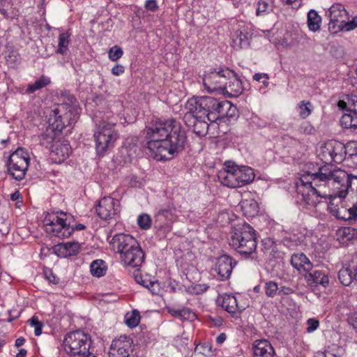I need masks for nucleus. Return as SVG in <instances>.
<instances>
[{
  "instance_id": "3c124183",
  "label": "nucleus",
  "mask_w": 357,
  "mask_h": 357,
  "mask_svg": "<svg viewBox=\"0 0 357 357\" xmlns=\"http://www.w3.org/2000/svg\"><path fill=\"white\" fill-rule=\"evenodd\" d=\"M341 30L346 31H351L357 27V16L353 17L351 21L343 22L342 24L338 25Z\"/></svg>"
},
{
  "instance_id": "0eeeda50",
  "label": "nucleus",
  "mask_w": 357,
  "mask_h": 357,
  "mask_svg": "<svg viewBox=\"0 0 357 357\" xmlns=\"http://www.w3.org/2000/svg\"><path fill=\"white\" fill-rule=\"evenodd\" d=\"M91 346V337L81 331L68 333L63 340L66 352L72 356L88 357V354H94Z\"/></svg>"
},
{
  "instance_id": "b1692460",
  "label": "nucleus",
  "mask_w": 357,
  "mask_h": 357,
  "mask_svg": "<svg viewBox=\"0 0 357 357\" xmlns=\"http://www.w3.org/2000/svg\"><path fill=\"white\" fill-rule=\"evenodd\" d=\"M243 84L237 74L232 70V75H229L227 84L222 89L221 93L227 94L229 97H238L243 92Z\"/></svg>"
},
{
  "instance_id": "4468645a",
  "label": "nucleus",
  "mask_w": 357,
  "mask_h": 357,
  "mask_svg": "<svg viewBox=\"0 0 357 357\" xmlns=\"http://www.w3.org/2000/svg\"><path fill=\"white\" fill-rule=\"evenodd\" d=\"M97 215L102 220H109L121 211V205L118 199L111 197L100 199L95 206Z\"/></svg>"
},
{
  "instance_id": "9b49d317",
  "label": "nucleus",
  "mask_w": 357,
  "mask_h": 357,
  "mask_svg": "<svg viewBox=\"0 0 357 357\" xmlns=\"http://www.w3.org/2000/svg\"><path fill=\"white\" fill-rule=\"evenodd\" d=\"M29 164V157L23 149H17L8 158V172L16 181H22L26 174Z\"/></svg>"
},
{
  "instance_id": "cd10ccee",
  "label": "nucleus",
  "mask_w": 357,
  "mask_h": 357,
  "mask_svg": "<svg viewBox=\"0 0 357 357\" xmlns=\"http://www.w3.org/2000/svg\"><path fill=\"white\" fill-rule=\"evenodd\" d=\"M305 280L310 286L320 284L326 287L329 283L328 275L323 271L315 270L313 273L307 272L305 275Z\"/></svg>"
},
{
  "instance_id": "5701e85b",
  "label": "nucleus",
  "mask_w": 357,
  "mask_h": 357,
  "mask_svg": "<svg viewBox=\"0 0 357 357\" xmlns=\"http://www.w3.org/2000/svg\"><path fill=\"white\" fill-rule=\"evenodd\" d=\"M145 255L139 245L135 248H133L132 251L130 250L126 255H123L121 260L123 262L124 265L135 268L142 264Z\"/></svg>"
},
{
  "instance_id": "864d4df0",
  "label": "nucleus",
  "mask_w": 357,
  "mask_h": 357,
  "mask_svg": "<svg viewBox=\"0 0 357 357\" xmlns=\"http://www.w3.org/2000/svg\"><path fill=\"white\" fill-rule=\"evenodd\" d=\"M45 278L50 282L54 284H56L59 282V278L52 272L51 269L46 268L44 270Z\"/></svg>"
},
{
  "instance_id": "680f3d73",
  "label": "nucleus",
  "mask_w": 357,
  "mask_h": 357,
  "mask_svg": "<svg viewBox=\"0 0 357 357\" xmlns=\"http://www.w3.org/2000/svg\"><path fill=\"white\" fill-rule=\"evenodd\" d=\"M145 8L149 10L155 11L158 6L155 0H147L145 3Z\"/></svg>"
},
{
  "instance_id": "423d86ee",
  "label": "nucleus",
  "mask_w": 357,
  "mask_h": 357,
  "mask_svg": "<svg viewBox=\"0 0 357 357\" xmlns=\"http://www.w3.org/2000/svg\"><path fill=\"white\" fill-rule=\"evenodd\" d=\"M73 216L62 211L47 212L43 220L45 231L59 238L70 237L73 233Z\"/></svg>"
},
{
  "instance_id": "58836bf2",
  "label": "nucleus",
  "mask_w": 357,
  "mask_h": 357,
  "mask_svg": "<svg viewBox=\"0 0 357 357\" xmlns=\"http://www.w3.org/2000/svg\"><path fill=\"white\" fill-rule=\"evenodd\" d=\"M338 278L340 282L344 286H349L354 280H356V275L354 274L350 264H349L348 267L340 270Z\"/></svg>"
},
{
  "instance_id": "393cba45",
  "label": "nucleus",
  "mask_w": 357,
  "mask_h": 357,
  "mask_svg": "<svg viewBox=\"0 0 357 357\" xmlns=\"http://www.w3.org/2000/svg\"><path fill=\"white\" fill-rule=\"evenodd\" d=\"M80 244L77 241L59 243L54 246V251L61 257H69L77 255L80 251Z\"/></svg>"
},
{
  "instance_id": "1a4fd4ad",
  "label": "nucleus",
  "mask_w": 357,
  "mask_h": 357,
  "mask_svg": "<svg viewBox=\"0 0 357 357\" xmlns=\"http://www.w3.org/2000/svg\"><path fill=\"white\" fill-rule=\"evenodd\" d=\"M337 192H332L327 199L330 213L337 219L348 221L350 224L357 223V202L349 204L346 197H340Z\"/></svg>"
},
{
  "instance_id": "6e6552de",
  "label": "nucleus",
  "mask_w": 357,
  "mask_h": 357,
  "mask_svg": "<svg viewBox=\"0 0 357 357\" xmlns=\"http://www.w3.org/2000/svg\"><path fill=\"white\" fill-rule=\"evenodd\" d=\"M115 123L103 121L98 126L93 134L95 149L98 155L103 156L107 151L112 149L119 138L115 130Z\"/></svg>"
},
{
  "instance_id": "72a5a7b5",
  "label": "nucleus",
  "mask_w": 357,
  "mask_h": 357,
  "mask_svg": "<svg viewBox=\"0 0 357 357\" xmlns=\"http://www.w3.org/2000/svg\"><path fill=\"white\" fill-rule=\"evenodd\" d=\"M220 305L225 310L231 314L233 317L236 312L240 311L238 306L237 300L236 297L231 294H225L222 297Z\"/></svg>"
},
{
  "instance_id": "9d476101",
  "label": "nucleus",
  "mask_w": 357,
  "mask_h": 357,
  "mask_svg": "<svg viewBox=\"0 0 357 357\" xmlns=\"http://www.w3.org/2000/svg\"><path fill=\"white\" fill-rule=\"evenodd\" d=\"M229 75H232V70L227 68H210L204 74V88L208 92L219 91L221 93L227 84Z\"/></svg>"
},
{
  "instance_id": "2eb2a0df",
  "label": "nucleus",
  "mask_w": 357,
  "mask_h": 357,
  "mask_svg": "<svg viewBox=\"0 0 357 357\" xmlns=\"http://www.w3.org/2000/svg\"><path fill=\"white\" fill-rule=\"evenodd\" d=\"M110 244L114 250L120 254V258L139 245L138 241L131 235L124 233L116 234L113 236Z\"/></svg>"
},
{
  "instance_id": "6ab92c4d",
  "label": "nucleus",
  "mask_w": 357,
  "mask_h": 357,
  "mask_svg": "<svg viewBox=\"0 0 357 357\" xmlns=\"http://www.w3.org/2000/svg\"><path fill=\"white\" fill-rule=\"evenodd\" d=\"M218 181L225 186L238 188L235 165L226 162L225 167L218 173Z\"/></svg>"
},
{
  "instance_id": "774afa93",
  "label": "nucleus",
  "mask_w": 357,
  "mask_h": 357,
  "mask_svg": "<svg viewBox=\"0 0 357 357\" xmlns=\"http://www.w3.org/2000/svg\"><path fill=\"white\" fill-rule=\"evenodd\" d=\"M227 339V335L225 333H220L215 339V342L218 344H222L225 342Z\"/></svg>"
},
{
  "instance_id": "ea45409f",
  "label": "nucleus",
  "mask_w": 357,
  "mask_h": 357,
  "mask_svg": "<svg viewBox=\"0 0 357 357\" xmlns=\"http://www.w3.org/2000/svg\"><path fill=\"white\" fill-rule=\"evenodd\" d=\"M91 273L93 276L101 277L105 275L107 271V266L105 262L101 259L93 261L90 266Z\"/></svg>"
},
{
  "instance_id": "603ef678",
  "label": "nucleus",
  "mask_w": 357,
  "mask_h": 357,
  "mask_svg": "<svg viewBox=\"0 0 357 357\" xmlns=\"http://www.w3.org/2000/svg\"><path fill=\"white\" fill-rule=\"evenodd\" d=\"M195 350L206 356H211L213 354L212 347L208 343L199 344L197 345Z\"/></svg>"
},
{
  "instance_id": "4d7b16f0",
  "label": "nucleus",
  "mask_w": 357,
  "mask_h": 357,
  "mask_svg": "<svg viewBox=\"0 0 357 357\" xmlns=\"http://www.w3.org/2000/svg\"><path fill=\"white\" fill-rule=\"evenodd\" d=\"M263 245L266 250H270L271 252H275L276 249L275 242L273 238H266L263 241Z\"/></svg>"
},
{
  "instance_id": "bf43d9fd",
  "label": "nucleus",
  "mask_w": 357,
  "mask_h": 357,
  "mask_svg": "<svg viewBox=\"0 0 357 357\" xmlns=\"http://www.w3.org/2000/svg\"><path fill=\"white\" fill-rule=\"evenodd\" d=\"M348 323L352 326L353 328L357 333V312H354L349 316Z\"/></svg>"
},
{
  "instance_id": "f3484780",
  "label": "nucleus",
  "mask_w": 357,
  "mask_h": 357,
  "mask_svg": "<svg viewBox=\"0 0 357 357\" xmlns=\"http://www.w3.org/2000/svg\"><path fill=\"white\" fill-rule=\"evenodd\" d=\"M174 208L168 205L160 208L155 215V227L164 231H169L174 220Z\"/></svg>"
},
{
  "instance_id": "39448f33",
  "label": "nucleus",
  "mask_w": 357,
  "mask_h": 357,
  "mask_svg": "<svg viewBox=\"0 0 357 357\" xmlns=\"http://www.w3.org/2000/svg\"><path fill=\"white\" fill-rule=\"evenodd\" d=\"M66 98L68 102L52 110L48 119L49 126L59 134L66 127L75 123L79 119V108L76 98L70 94H68Z\"/></svg>"
},
{
  "instance_id": "69168bd1",
  "label": "nucleus",
  "mask_w": 357,
  "mask_h": 357,
  "mask_svg": "<svg viewBox=\"0 0 357 357\" xmlns=\"http://www.w3.org/2000/svg\"><path fill=\"white\" fill-rule=\"evenodd\" d=\"M349 264L351 267V270L354 271V274L356 275V280L357 281V255L352 257Z\"/></svg>"
},
{
  "instance_id": "7ed1b4c3",
  "label": "nucleus",
  "mask_w": 357,
  "mask_h": 357,
  "mask_svg": "<svg viewBox=\"0 0 357 357\" xmlns=\"http://www.w3.org/2000/svg\"><path fill=\"white\" fill-rule=\"evenodd\" d=\"M215 104L216 102L211 96L192 97L187 101V112L183 116V121L188 127L193 128V132L197 136L206 135L209 127L208 121H217V117L211 112V109L215 110L213 107Z\"/></svg>"
},
{
  "instance_id": "ddd939ff",
  "label": "nucleus",
  "mask_w": 357,
  "mask_h": 357,
  "mask_svg": "<svg viewBox=\"0 0 357 357\" xmlns=\"http://www.w3.org/2000/svg\"><path fill=\"white\" fill-rule=\"evenodd\" d=\"M334 179L336 180L335 192L340 197H346L349 191H357V176L348 174L341 169H335Z\"/></svg>"
},
{
  "instance_id": "f257e3e1",
  "label": "nucleus",
  "mask_w": 357,
  "mask_h": 357,
  "mask_svg": "<svg viewBox=\"0 0 357 357\" xmlns=\"http://www.w3.org/2000/svg\"><path fill=\"white\" fill-rule=\"evenodd\" d=\"M146 147L158 160L178 155L185 149L187 135L181 123L174 118L156 119L146 126Z\"/></svg>"
},
{
  "instance_id": "09e8293b",
  "label": "nucleus",
  "mask_w": 357,
  "mask_h": 357,
  "mask_svg": "<svg viewBox=\"0 0 357 357\" xmlns=\"http://www.w3.org/2000/svg\"><path fill=\"white\" fill-rule=\"evenodd\" d=\"M123 52L121 47L114 45L108 52V57L112 61H116L123 56Z\"/></svg>"
},
{
  "instance_id": "a19ab883",
  "label": "nucleus",
  "mask_w": 357,
  "mask_h": 357,
  "mask_svg": "<svg viewBox=\"0 0 357 357\" xmlns=\"http://www.w3.org/2000/svg\"><path fill=\"white\" fill-rule=\"evenodd\" d=\"M321 17L314 10H310L307 14V26L310 30L315 32L320 29Z\"/></svg>"
},
{
  "instance_id": "de8ad7c7",
  "label": "nucleus",
  "mask_w": 357,
  "mask_h": 357,
  "mask_svg": "<svg viewBox=\"0 0 357 357\" xmlns=\"http://www.w3.org/2000/svg\"><path fill=\"white\" fill-rule=\"evenodd\" d=\"M151 218L149 215L146 213L139 215L137 218V224L139 227L142 229H148L151 226Z\"/></svg>"
},
{
  "instance_id": "8fccbe9b",
  "label": "nucleus",
  "mask_w": 357,
  "mask_h": 357,
  "mask_svg": "<svg viewBox=\"0 0 357 357\" xmlns=\"http://www.w3.org/2000/svg\"><path fill=\"white\" fill-rule=\"evenodd\" d=\"M29 322L31 326L34 328V334L36 336L40 335L42 333V329L43 324L40 321L37 317L33 316L29 320Z\"/></svg>"
},
{
  "instance_id": "052dcab7",
  "label": "nucleus",
  "mask_w": 357,
  "mask_h": 357,
  "mask_svg": "<svg viewBox=\"0 0 357 357\" xmlns=\"http://www.w3.org/2000/svg\"><path fill=\"white\" fill-rule=\"evenodd\" d=\"M125 71V68L121 64H116L112 68V73L114 75L119 76L120 75L123 74Z\"/></svg>"
},
{
  "instance_id": "c03bdc74",
  "label": "nucleus",
  "mask_w": 357,
  "mask_h": 357,
  "mask_svg": "<svg viewBox=\"0 0 357 357\" xmlns=\"http://www.w3.org/2000/svg\"><path fill=\"white\" fill-rule=\"evenodd\" d=\"M140 314L136 310H132L131 312H128L125 315V321L126 325L132 328L136 327L140 321Z\"/></svg>"
},
{
  "instance_id": "a18cd8bd",
  "label": "nucleus",
  "mask_w": 357,
  "mask_h": 357,
  "mask_svg": "<svg viewBox=\"0 0 357 357\" xmlns=\"http://www.w3.org/2000/svg\"><path fill=\"white\" fill-rule=\"evenodd\" d=\"M265 294L268 297L273 298L278 294L279 287L276 282L268 281L264 285Z\"/></svg>"
},
{
  "instance_id": "20e7f679",
  "label": "nucleus",
  "mask_w": 357,
  "mask_h": 357,
  "mask_svg": "<svg viewBox=\"0 0 357 357\" xmlns=\"http://www.w3.org/2000/svg\"><path fill=\"white\" fill-rule=\"evenodd\" d=\"M229 244L245 259H254L257 247L256 231L248 223L238 224L234 229Z\"/></svg>"
},
{
  "instance_id": "2f4dec72",
  "label": "nucleus",
  "mask_w": 357,
  "mask_h": 357,
  "mask_svg": "<svg viewBox=\"0 0 357 357\" xmlns=\"http://www.w3.org/2000/svg\"><path fill=\"white\" fill-rule=\"evenodd\" d=\"M59 135V132L48 126L45 131L40 136V143L42 146L51 149L56 142L59 140L58 137Z\"/></svg>"
},
{
  "instance_id": "5fc2aeb1",
  "label": "nucleus",
  "mask_w": 357,
  "mask_h": 357,
  "mask_svg": "<svg viewBox=\"0 0 357 357\" xmlns=\"http://www.w3.org/2000/svg\"><path fill=\"white\" fill-rule=\"evenodd\" d=\"M196 317V314L189 308H181V319L182 320H193Z\"/></svg>"
},
{
  "instance_id": "a211bd4d",
  "label": "nucleus",
  "mask_w": 357,
  "mask_h": 357,
  "mask_svg": "<svg viewBox=\"0 0 357 357\" xmlns=\"http://www.w3.org/2000/svg\"><path fill=\"white\" fill-rule=\"evenodd\" d=\"M236 262L227 255L219 257L215 263V271L221 280L229 278Z\"/></svg>"
},
{
  "instance_id": "aec40b11",
  "label": "nucleus",
  "mask_w": 357,
  "mask_h": 357,
  "mask_svg": "<svg viewBox=\"0 0 357 357\" xmlns=\"http://www.w3.org/2000/svg\"><path fill=\"white\" fill-rule=\"evenodd\" d=\"M251 36L244 26H240L231 36V45L236 50L245 49L249 47Z\"/></svg>"
},
{
  "instance_id": "338daca9",
  "label": "nucleus",
  "mask_w": 357,
  "mask_h": 357,
  "mask_svg": "<svg viewBox=\"0 0 357 357\" xmlns=\"http://www.w3.org/2000/svg\"><path fill=\"white\" fill-rule=\"evenodd\" d=\"M169 312L174 317L181 319V309L171 308L169 310Z\"/></svg>"
},
{
  "instance_id": "f03ea898",
  "label": "nucleus",
  "mask_w": 357,
  "mask_h": 357,
  "mask_svg": "<svg viewBox=\"0 0 357 357\" xmlns=\"http://www.w3.org/2000/svg\"><path fill=\"white\" fill-rule=\"evenodd\" d=\"M334 174L335 169L324 166L314 174L307 172L301 176L296 185L298 193L307 205L315 207L321 202L320 199H327L332 192H335L337 182Z\"/></svg>"
},
{
  "instance_id": "7c9ffc66",
  "label": "nucleus",
  "mask_w": 357,
  "mask_h": 357,
  "mask_svg": "<svg viewBox=\"0 0 357 357\" xmlns=\"http://www.w3.org/2000/svg\"><path fill=\"white\" fill-rule=\"evenodd\" d=\"M347 109L340 119V124L345 129L357 128V109Z\"/></svg>"
},
{
  "instance_id": "49530a36",
  "label": "nucleus",
  "mask_w": 357,
  "mask_h": 357,
  "mask_svg": "<svg viewBox=\"0 0 357 357\" xmlns=\"http://www.w3.org/2000/svg\"><path fill=\"white\" fill-rule=\"evenodd\" d=\"M299 115L302 119H306L312 113V105L310 101H301L298 105Z\"/></svg>"
},
{
  "instance_id": "e2e57ef3",
  "label": "nucleus",
  "mask_w": 357,
  "mask_h": 357,
  "mask_svg": "<svg viewBox=\"0 0 357 357\" xmlns=\"http://www.w3.org/2000/svg\"><path fill=\"white\" fill-rule=\"evenodd\" d=\"M294 291L289 287L282 286L279 287L278 295L286 296L294 293Z\"/></svg>"
},
{
  "instance_id": "f8f14e48",
  "label": "nucleus",
  "mask_w": 357,
  "mask_h": 357,
  "mask_svg": "<svg viewBox=\"0 0 357 357\" xmlns=\"http://www.w3.org/2000/svg\"><path fill=\"white\" fill-rule=\"evenodd\" d=\"M342 149L343 143L330 140L321 146L318 155L324 163H341L343 161Z\"/></svg>"
},
{
  "instance_id": "37998d69",
  "label": "nucleus",
  "mask_w": 357,
  "mask_h": 357,
  "mask_svg": "<svg viewBox=\"0 0 357 357\" xmlns=\"http://www.w3.org/2000/svg\"><path fill=\"white\" fill-rule=\"evenodd\" d=\"M69 35L67 33H62L59 36L58 49L56 51L57 54L65 55L70 43Z\"/></svg>"
},
{
  "instance_id": "4c0bfd02",
  "label": "nucleus",
  "mask_w": 357,
  "mask_h": 357,
  "mask_svg": "<svg viewBox=\"0 0 357 357\" xmlns=\"http://www.w3.org/2000/svg\"><path fill=\"white\" fill-rule=\"evenodd\" d=\"M50 78L45 75H41L33 83L29 84L26 89V94H32L38 90H40L50 84Z\"/></svg>"
},
{
  "instance_id": "c9c22d12",
  "label": "nucleus",
  "mask_w": 357,
  "mask_h": 357,
  "mask_svg": "<svg viewBox=\"0 0 357 357\" xmlns=\"http://www.w3.org/2000/svg\"><path fill=\"white\" fill-rule=\"evenodd\" d=\"M135 281L142 286L147 288L153 294L158 295L160 292V284L158 281H151L148 278H144L141 275H136Z\"/></svg>"
},
{
  "instance_id": "e433bc0d",
  "label": "nucleus",
  "mask_w": 357,
  "mask_h": 357,
  "mask_svg": "<svg viewBox=\"0 0 357 357\" xmlns=\"http://www.w3.org/2000/svg\"><path fill=\"white\" fill-rule=\"evenodd\" d=\"M241 209L246 217L256 216L259 211V205L255 199H245L241 202Z\"/></svg>"
},
{
  "instance_id": "412c9836",
  "label": "nucleus",
  "mask_w": 357,
  "mask_h": 357,
  "mask_svg": "<svg viewBox=\"0 0 357 357\" xmlns=\"http://www.w3.org/2000/svg\"><path fill=\"white\" fill-rule=\"evenodd\" d=\"M51 154L56 162L67 159L72 152V148L68 140H58L50 149Z\"/></svg>"
},
{
  "instance_id": "bb28decb",
  "label": "nucleus",
  "mask_w": 357,
  "mask_h": 357,
  "mask_svg": "<svg viewBox=\"0 0 357 357\" xmlns=\"http://www.w3.org/2000/svg\"><path fill=\"white\" fill-rule=\"evenodd\" d=\"M238 188L252 182L255 178L254 169L248 166L235 165Z\"/></svg>"
},
{
  "instance_id": "79ce46f5",
  "label": "nucleus",
  "mask_w": 357,
  "mask_h": 357,
  "mask_svg": "<svg viewBox=\"0 0 357 357\" xmlns=\"http://www.w3.org/2000/svg\"><path fill=\"white\" fill-rule=\"evenodd\" d=\"M273 3L272 0H259L257 5L256 15L260 16L268 13L273 9Z\"/></svg>"
},
{
  "instance_id": "a878e982",
  "label": "nucleus",
  "mask_w": 357,
  "mask_h": 357,
  "mask_svg": "<svg viewBox=\"0 0 357 357\" xmlns=\"http://www.w3.org/2000/svg\"><path fill=\"white\" fill-rule=\"evenodd\" d=\"M213 100L216 102L215 105H217L213 107L215 110L211 109V112L217 117V120L223 116L231 117L234 116L236 108L232 105L231 102L228 100L220 101L215 98H213Z\"/></svg>"
},
{
  "instance_id": "0e129e2a",
  "label": "nucleus",
  "mask_w": 357,
  "mask_h": 357,
  "mask_svg": "<svg viewBox=\"0 0 357 357\" xmlns=\"http://www.w3.org/2000/svg\"><path fill=\"white\" fill-rule=\"evenodd\" d=\"M9 5V3L8 0L5 1H1L0 0V13L3 15L5 17H8V12L6 9L5 8L6 6H8Z\"/></svg>"
},
{
  "instance_id": "c756f323",
  "label": "nucleus",
  "mask_w": 357,
  "mask_h": 357,
  "mask_svg": "<svg viewBox=\"0 0 357 357\" xmlns=\"http://www.w3.org/2000/svg\"><path fill=\"white\" fill-rule=\"evenodd\" d=\"M328 16L330 23H338L342 24L344 22L347 17V11L342 4H334L328 10Z\"/></svg>"
},
{
  "instance_id": "f704fd0d",
  "label": "nucleus",
  "mask_w": 357,
  "mask_h": 357,
  "mask_svg": "<svg viewBox=\"0 0 357 357\" xmlns=\"http://www.w3.org/2000/svg\"><path fill=\"white\" fill-rule=\"evenodd\" d=\"M343 161L350 160L357 165V142L350 141L347 144H343L342 149Z\"/></svg>"
},
{
  "instance_id": "c85d7f7f",
  "label": "nucleus",
  "mask_w": 357,
  "mask_h": 357,
  "mask_svg": "<svg viewBox=\"0 0 357 357\" xmlns=\"http://www.w3.org/2000/svg\"><path fill=\"white\" fill-rule=\"evenodd\" d=\"M291 264L294 268L301 271L310 272L312 269V264L303 253L294 254L291 258Z\"/></svg>"
},
{
  "instance_id": "13d9d810",
  "label": "nucleus",
  "mask_w": 357,
  "mask_h": 357,
  "mask_svg": "<svg viewBox=\"0 0 357 357\" xmlns=\"http://www.w3.org/2000/svg\"><path fill=\"white\" fill-rule=\"evenodd\" d=\"M307 331L308 333H312L319 327V321L316 319H309L307 321Z\"/></svg>"
},
{
  "instance_id": "4be33fe9",
  "label": "nucleus",
  "mask_w": 357,
  "mask_h": 357,
  "mask_svg": "<svg viewBox=\"0 0 357 357\" xmlns=\"http://www.w3.org/2000/svg\"><path fill=\"white\" fill-rule=\"evenodd\" d=\"M253 357H274L275 349L270 342L265 339L254 341L252 345Z\"/></svg>"
},
{
  "instance_id": "dca6fc26",
  "label": "nucleus",
  "mask_w": 357,
  "mask_h": 357,
  "mask_svg": "<svg viewBox=\"0 0 357 357\" xmlns=\"http://www.w3.org/2000/svg\"><path fill=\"white\" fill-rule=\"evenodd\" d=\"M132 340L126 335L120 336L112 341L109 351V357H129L132 352Z\"/></svg>"
},
{
  "instance_id": "6e6d98bb",
  "label": "nucleus",
  "mask_w": 357,
  "mask_h": 357,
  "mask_svg": "<svg viewBox=\"0 0 357 357\" xmlns=\"http://www.w3.org/2000/svg\"><path fill=\"white\" fill-rule=\"evenodd\" d=\"M298 130L303 134L310 135L314 132V128L308 122H304L299 126Z\"/></svg>"
},
{
  "instance_id": "473e14b6",
  "label": "nucleus",
  "mask_w": 357,
  "mask_h": 357,
  "mask_svg": "<svg viewBox=\"0 0 357 357\" xmlns=\"http://www.w3.org/2000/svg\"><path fill=\"white\" fill-rule=\"evenodd\" d=\"M337 239L342 244L357 238V229L351 227H344L337 230Z\"/></svg>"
}]
</instances>
